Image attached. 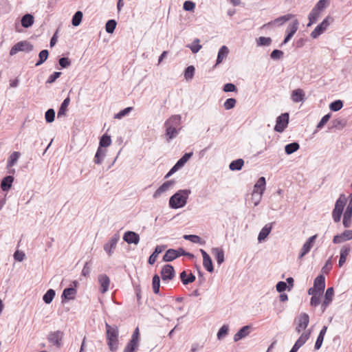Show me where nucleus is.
<instances>
[{"instance_id": "nucleus-1", "label": "nucleus", "mask_w": 352, "mask_h": 352, "mask_svg": "<svg viewBox=\"0 0 352 352\" xmlns=\"http://www.w3.org/2000/svg\"><path fill=\"white\" fill-rule=\"evenodd\" d=\"M181 120L182 117L180 115H173L164 122V127L166 129L165 135L168 142H170L178 135L181 129Z\"/></svg>"}, {"instance_id": "nucleus-2", "label": "nucleus", "mask_w": 352, "mask_h": 352, "mask_svg": "<svg viewBox=\"0 0 352 352\" xmlns=\"http://www.w3.org/2000/svg\"><path fill=\"white\" fill-rule=\"evenodd\" d=\"M190 193L191 190L190 189L178 190L170 197L169 207L172 209L183 208L186 206Z\"/></svg>"}, {"instance_id": "nucleus-3", "label": "nucleus", "mask_w": 352, "mask_h": 352, "mask_svg": "<svg viewBox=\"0 0 352 352\" xmlns=\"http://www.w3.org/2000/svg\"><path fill=\"white\" fill-rule=\"evenodd\" d=\"M346 199L344 195H341L337 199L335 208L332 212V217L335 222H339L340 221L344 207L346 204Z\"/></svg>"}, {"instance_id": "nucleus-4", "label": "nucleus", "mask_w": 352, "mask_h": 352, "mask_svg": "<svg viewBox=\"0 0 352 352\" xmlns=\"http://www.w3.org/2000/svg\"><path fill=\"white\" fill-rule=\"evenodd\" d=\"M119 331H106L107 344L111 351L115 352L119 347Z\"/></svg>"}, {"instance_id": "nucleus-5", "label": "nucleus", "mask_w": 352, "mask_h": 352, "mask_svg": "<svg viewBox=\"0 0 352 352\" xmlns=\"http://www.w3.org/2000/svg\"><path fill=\"white\" fill-rule=\"evenodd\" d=\"M333 21V19L327 16L320 24H318L315 29L311 32V36L313 38H318L328 28L331 23Z\"/></svg>"}, {"instance_id": "nucleus-6", "label": "nucleus", "mask_w": 352, "mask_h": 352, "mask_svg": "<svg viewBox=\"0 0 352 352\" xmlns=\"http://www.w3.org/2000/svg\"><path fill=\"white\" fill-rule=\"evenodd\" d=\"M140 341V331H134L131 338L124 349L123 352H137Z\"/></svg>"}, {"instance_id": "nucleus-7", "label": "nucleus", "mask_w": 352, "mask_h": 352, "mask_svg": "<svg viewBox=\"0 0 352 352\" xmlns=\"http://www.w3.org/2000/svg\"><path fill=\"white\" fill-rule=\"evenodd\" d=\"M34 46L28 41H23L16 43L10 50V55H15L19 52H30L32 51Z\"/></svg>"}, {"instance_id": "nucleus-8", "label": "nucleus", "mask_w": 352, "mask_h": 352, "mask_svg": "<svg viewBox=\"0 0 352 352\" xmlns=\"http://www.w3.org/2000/svg\"><path fill=\"white\" fill-rule=\"evenodd\" d=\"M289 117L288 113H284L278 116L274 126V131L278 133L283 132L288 125Z\"/></svg>"}, {"instance_id": "nucleus-9", "label": "nucleus", "mask_w": 352, "mask_h": 352, "mask_svg": "<svg viewBox=\"0 0 352 352\" xmlns=\"http://www.w3.org/2000/svg\"><path fill=\"white\" fill-rule=\"evenodd\" d=\"M78 285V283L76 280H74L69 287L65 288L63 290L61 296L63 301L65 300H73L75 298L77 293L76 287Z\"/></svg>"}, {"instance_id": "nucleus-10", "label": "nucleus", "mask_w": 352, "mask_h": 352, "mask_svg": "<svg viewBox=\"0 0 352 352\" xmlns=\"http://www.w3.org/2000/svg\"><path fill=\"white\" fill-rule=\"evenodd\" d=\"M299 22L297 19H295L292 24H289L286 30L287 35L285 37L283 41L280 44V47L287 43L289 40L292 38V36L297 32L298 28Z\"/></svg>"}, {"instance_id": "nucleus-11", "label": "nucleus", "mask_w": 352, "mask_h": 352, "mask_svg": "<svg viewBox=\"0 0 352 352\" xmlns=\"http://www.w3.org/2000/svg\"><path fill=\"white\" fill-rule=\"evenodd\" d=\"M174 267L169 264L165 265L161 270V276L163 281L172 280L175 276Z\"/></svg>"}, {"instance_id": "nucleus-12", "label": "nucleus", "mask_w": 352, "mask_h": 352, "mask_svg": "<svg viewBox=\"0 0 352 352\" xmlns=\"http://www.w3.org/2000/svg\"><path fill=\"white\" fill-rule=\"evenodd\" d=\"M309 317L308 314L302 313L295 319L296 324V330L305 329L309 324Z\"/></svg>"}, {"instance_id": "nucleus-13", "label": "nucleus", "mask_w": 352, "mask_h": 352, "mask_svg": "<svg viewBox=\"0 0 352 352\" xmlns=\"http://www.w3.org/2000/svg\"><path fill=\"white\" fill-rule=\"evenodd\" d=\"M119 239L120 235L118 234H115L110 240L104 245V250L109 256L112 254L113 250L116 248V245Z\"/></svg>"}, {"instance_id": "nucleus-14", "label": "nucleus", "mask_w": 352, "mask_h": 352, "mask_svg": "<svg viewBox=\"0 0 352 352\" xmlns=\"http://www.w3.org/2000/svg\"><path fill=\"white\" fill-rule=\"evenodd\" d=\"M317 236V234L313 235L306 241V242L303 244L301 248L300 253L298 256V258H302L305 254H307L311 250Z\"/></svg>"}, {"instance_id": "nucleus-15", "label": "nucleus", "mask_w": 352, "mask_h": 352, "mask_svg": "<svg viewBox=\"0 0 352 352\" xmlns=\"http://www.w3.org/2000/svg\"><path fill=\"white\" fill-rule=\"evenodd\" d=\"M266 180L264 177H261L257 180L254 186V190L252 196L254 197L256 194L262 196L265 190Z\"/></svg>"}, {"instance_id": "nucleus-16", "label": "nucleus", "mask_w": 352, "mask_h": 352, "mask_svg": "<svg viewBox=\"0 0 352 352\" xmlns=\"http://www.w3.org/2000/svg\"><path fill=\"white\" fill-rule=\"evenodd\" d=\"M140 239L139 234L133 231H126L123 235V240L128 244L138 245Z\"/></svg>"}, {"instance_id": "nucleus-17", "label": "nucleus", "mask_w": 352, "mask_h": 352, "mask_svg": "<svg viewBox=\"0 0 352 352\" xmlns=\"http://www.w3.org/2000/svg\"><path fill=\"white\" fill-rule=\"evenodd\" d=\"M62 338L63 331H53L47 336L49 342L58 347H60L62 344Z\"/></svg>"}, {"instance_id": "nucleus-18", "label": "nucleus", "mask_w": 352, "mask_h": 352, "mask_svg": "<svg viewBox=\"0 0 352 352\" xmlns=\"http://www.w3.org/2000/svg\"><path fill=\"white\" fill-rule=\"evenodd\" d=\"M200 252L201 253V255L203 256V265L204 268L208 272H213L214 271V267L212 264V261L209 256V254L204 250L201 249Z\"/></svg>"}, {"instance_id": "nucleus-19", "label": "nucleus", "mask_w": 352, "mask_h": 352, "mask_svg": "<svg viewBox=\"0 0 352 352\" xmlns=\"http://www.w3.org/2000/svg\"><path fill=\"white\" fill-rule=\"evenodd\" d=\"M98 280L100 284V292L104 294L109 289L110 279L107 275L102 274L98 276Z\"/></svg>"}, {"instance_id": "nucleus-20", "label": "nucleus", "mask_w": 352, "mask_h": 352, "mask_svg": "<svg viewBox=\"0 0 352 352\" xmlns=\"http://www.w3.org/2000/svg\"><path fill=\"white\" fill-rule=\"evenodd\" d=\"M175 183L174 180H168L162 184L154 192V199L159 197L162 193L166 192Z\"/></svg>"}, {"instance_id": "nucleus-21", "label": "nucleus", "mask_w": 352, "mask_h": 352, "mask_svg": "<svg viewBox=\"0 0 352 352\" xmlns=\"http://www.w3.org/2000/svg\"><path fill=\"white\" fill-rule=\"evenodd\" d=\"M314 287L318 290L319 295L323 293L325 288V278L324 275L320 274L315 278Z\"/></svg>"}, {"instance_id": "nucleus-22", "label": "nucleus", "mask_w": 352, "mask_h": 352, "mask_svg": "<svg viewBox=\"0 0 352 352\" xmlns=\"http://www.w3.org/2000/svg\"><path fill=\"white\" fill-rule=\"evenodd\" d=\"M212 254L214 256L215 260L218 265H221L225 261L224 251L221 248H213L212 249Z\"/></svg>"}, {"instance_id": "nucleus-23", "label": "nucleus", "mask_w": 352, "mask_h": 352, "mask_svg": "<svg viewBox=\"0 0 352 352\" xmlns=\"http://www.w3.org/2000/svg\"><path fill=\"white\" fill-rule=\"evenodd\" d=\"M292 17H293V15L291 14H286V15H284V16H281L280 17L276 18L274 21H272L267 23V24H265L263 25V28L266 27V26L271 25H282L284 23H285L287 21H289V19H291Z\"/></svg>"}, {"instance_id": "nucleus-24", "label": "nucleus", "mask_w": 352, "mask_h": 352, "mask_svg": "<svg viewBox=\"0 0 352 352\" xmlns=\"http://www.w3.org/2000/svg\"><path fill=\"white\" fill-rule=\"evenodd\" d=\"M165 247V245H157L155 247L154 252L151 254L148 260V263L150 265H153L155 263L158 255L164 251Z\"/></svg>"}, {"instance_id": "nucleus-25", "label": "nucleus", "mask_w": 352, "mask_h": 352, "mask_svg": "<svg viewBox=\"0 0 352 352\" xmlns=\"http://www.w3.org/2000/svg\"><path fill=\"white\" fill-rule=\"evenodd\" d=\"M179 277L181 281L185 285L193 283L196 279L195 276L192 273L190 272L189 275H187V273L185 270L180 273Z\"/></svg>"}, {"instance_id": "nucleus-26", "label": "nucleus", "mask_w": 352, "mask_h": 352, "mask_svg": "<svg viewBox=\"0 0 352 352\" xmlns=\"http://www.w3.org/2000/svg\"><path fill=\"white\" fill-rule=\"evenodd\" d=\"M14 177L11 175H8L3 178L1 183V188L3 191H8L12 186Z\"/></svg>"}, {"instance_id": "nucleus-27", "label": "nucleus", "mask_w": 352, "mask_h": 352, "mask_svg": "<svg viewBox=\"0 0 352 352\" xmlns=\"http://www.w3.org/2000/svg\"><path fill=\"white\" fill-rule=\"evenodd\" d=\"M352 208L351 206H347L343 217V226L345 228H349L351 225Z\"/></svg>"}, {"instance_id": "nucleus-28", "label": "nucleus", "mask_w": 352, "mask_h": 352, "mask_svg": "<svg viewBox=\"0 0 352 352\" xmlns=\"http://www.w3.org/2000/svg\"><path fill=\"white\" fill-rule=\"evenodd\" d=\"M272 228V224H266L260 231L258 236V241L261 242L262 241L265 240L270 233Z\"/></svg>"}, {"instance_id": "nucleus-29", "label": "nucleus", "mask_w": 352, "mask_h": 352, "mask_svg": "<svg viewBox=\"0 0 352 352\" xmlns=\"http://www.w3.org/2000/svg\"><path fill=\"white\" fill-rule=\"evenodd\" d=\"M229 52L228 48L226 45H223L219 50L215 66L221 63L223 59L228 56Z\"/></svg>"}, {"instance_id": "nucleus-30", "label": "nucleus", "mask_w": 352, "mask_h": 352, "mask_svg": "<svg viewBox=\"0 0 352 352\" xmlns=\"http://www.w3.org/2000/svg\"><path fill=\"white\" fill-rule=\"evenodd\" d=\"M21 22L23 28H28L34 23V16L31 14H25L22 16Z\"/></svg>"}, {"instance_id": "nucleus-31", "label": "nucleus", "mask_w": 352, "mask_h": 352, "mask_svg": "<svg viewBox=\"0 0 352 352\" xmlns=\"http://www.w3.org/2000/svg\"><path fill=\"white\" fill-rule=\"evenodd\" d=\"M320 12L321 11L317 10L315 7L311 10V11L310 12L309 16H308V19H309V23L307 24L308 27L311 26L312 24L315 23L317 21V20L320 14Z\"/></svg>"}, {"instance_id": "nucleus-32", "label": "nucleus", "mask_w": 352, "mask_h": 352, "mask_svg": "<svg viewBox=\"0 0 352 352\" xmlns=\"http://www.w3.org/2000/svg\"><path fill=\"white\" fill-rule=\"evenodd\" d=\"M334 294V291L333 287H329L325 292L324 294V300L322 302V306L324 309L329 305V304L331 302L333 296Z\"/></svg>"}, {"instance_id": "nucleus-33", "label": "nucleus", "mask_w": 352, "mask_h": 352, "mask_svg": "<svg viewBox=\"0 0 352 352\" xmlns=\"http://www.w3.org/2000/svg\"><path fill=\"white\" fill-rule=\"evenodd\" d=\"M350 252L349 246H343L340 250V255L339 259V267H342L343 264L346 262V257Z\"/></svg>"}, {"instance_id": "nucleus-34", "label": "nucleus", "mask_w": 352, "mask_h": 352, "mask_svg": "<svg viewBox=\"0 0 352 352\" xmlns=\"http://www.w3.org/2000/svg\"><path fill=\"white\" fill-rule=\"evenodd\" d=\"M69 102H70V98L69 97H67L63 101V102L61 103L60 107L58 109V114H57L58 118L65 116L67 110V107L69 104Z\"/></svg>"}, {"instance_id": "nucleus-35", "label": "nucleus", "mask_w": 352, "mask_h": 352, "mask_svg": "<svg viewBox=\"0 0 352 352\" xmlns=\"http://www.w3.org/2000/svg\"><path fill=\"white\" fill-rule=\"evenodd\" d=\"M305 93L302 89H297L292 91V99L295 102H299L304 100Z\"/></svg>"}, {"instance_id": "nucleus-36", "label": "nucleus", "mask_w": 352, "mask_h": 352, "mask_svg": "<svg viewBox=\"0 0 352 352\" xmlns=\"http://www.w3.org/2000/svg\"><path fill=\"white\" fill-rule=\"evenodd\" d=\"M176 252V250L175 249H168L166 250L162 258L163 261L170 262L176 259L177 258V254Z\"/></svg>"}, {"instance_id": "nucleus-37", "label": "nucleus", "mask_w": 352, "mask_h": 352, "mask_svg": "<svg viewBox=\"0 0 352 352\" xmlns=\"http://www.w3.org/2000/svg\"><path fill=\"white\" fill-rule=\"evenodd\" d=\"M244 165V160L243 159H237L233 160L229 164V168L232 170H240Z\"/></svg>"}, {"instance_id": "nucleus-38", "label": "nucleus", "mask_w": 352, "mask_h": 352, "mask_svg": "<svg viewBox=\"0 0 352 352\" xmlns=\"http://www.w3.org/2000/svg\"><path fill=\"white\" fill-rule=\"evenodd\" d=\"M105 155L106 150L100 147H98L94 157V163L96 164H100Z\"/></svg>"}, {"instance_id": "nucleus-39", "label": "nucleus", "mask_w": 352, "mask_h": 352, "mask_svg": "<svg viewBox=\"0 0 352 352\" xmlns=\"http://www.w3.org/2000/svg\"><path fill=\"white\" fill-rule=\"evenodd\" d=\"M272 40L270 37L260 36L256 39V45L258 47L270 46Z\"/></svg>"}, {"instance_id": "nucleus-40", "label": "nucleus", "mask_w": 352, "mask_h": 352, "mask_svg": "<svg viewBox=\"0 0 352 352\" xmlns=\"http://www.w3.org/2000/svg\"><path fill=\"white\" fill-rule=\"evenodd\" d=\"M309 336L310 331L304 332L303 333H302V335L298 339V340L296 342L294 346L299 349L305 343V342L309 338Z\"/></svg>"}, {"instance_id": "nucleus-41", "label": "nucleus", "mask_w": 352, "mask_h": 352, "mask_svg": "<svg viewBox=\"0 0 352 352\" xmlns=\"http://www.w3.org/2000/svg\"><path fill=\"white\" fill-rule=\"evenodd\" d=\"M49 56V52L47 50H43L38 54V60L36 63L35 66L38 67L44 63Z\"/></svg>"}, {"instance_id": "nucleus-42", "label": "nucleus", "mask_w": 352, "mask_h": 352, "mask_svg": "<svg viewBox=\"0 0 352 352\" xmlns=\"http://www.w3.org/2000/svg\"><path fill=\"white\" fill-rule=\"evenodd\" d=\"M300 148V145L298 142H292L287 144L285 146V151L287 155H291L298 151Z\"/></svg>"}, {"instance_id": "nucleus-43", "label": "nucleus", "mask_w": 352, "mask_h": 352, "mask_svg": "<svg viewBox=\"0 0 352 352\" xmlns=\"http://www.w3.org/2000/svg\"><path fill=\"white\" fill-rule=\"evenodd\" d=\"M21 155V153L18 151H14L9 157L8 163H7V167L10 168L13 166L16 162L18 161L19 157Z\"/></svg>"}, {"instance_id": "nucleus-44", "label": "nucleus", "mask_w": 352, "mask_h": 352, "mask_svg": "<svg viewBox=\"0 0 352 352\" xmlns=\"http://www.w3.org/2000/svg\"><path fill=\"white\" fill-rule=\"evenodd\" d=\"M152 287L153 292L155 294H159L160 287V278L157 274H155L153 276Z\"/></svg>"}, {"instance_id": "nucleus-45", "label": "nucleus", "mask_w": 352, "mask_h": 352, "mask_svg": "<svg viewBox=\"0 0 352 352\" xmlns=\"http://www.w3.org/2000/svg\"><path fill=\"white\" fill-rule=\"evenodd\" d=\"M55 291L52 289H48L43 296V300L46 304H50L55 296Z\"/></svg>"}, {"instance_id": "nucleus-46", "label": "nucleus", "mask_w": 352, "mask_h": 352, "mask_svg": "<svg viewBox=\"0 0 352 352\" xmlns=\"http://www.w3.org/2000/svg\"><path fill=\"white\" fill-rule=\"evenodd\" d=\"M83 14L81 11H77L72 16V23L74 26H78L82 19Z\"/></svg>"}, {"instance_id": "nucleus-47", "label": "nucleus", "mask_w": 352, "mask_h": 352, "mask_svg": "<svg viewBox=\"0 0 352 352\" xmlns=\"http://www.w3.org/2000/svg\"><path fill=\"white\" fill-rule=\"evenodd\" d=\"M183 238L194 243H199L201 245L204 243V241H203L199 236L195 234H185Z\"/></svg>"}, {"instance_id": "nucleus-48", "label": "nucleus", "mask_w": 352, "mask_h": 352, "mask_svg": "<svg viewBox=\"0 0 352 352\" xmlns=\"http://www.w3.org/2000/svg\"><path fill=\"white\" fill-rule=\"evenodd\" d=\"M111 143V137L107 134H104L100 140L99 147H107L109 146Z\"/></svg>"}, {"instance_id": "nucleus-49", "label": "nucleus", "mask_w": 352, "mask_h": 352, "mask_svg": "<svg viewBox=\"0 0 352 352\" xmlns=\"http://www.w3.org/2000/svg\"><path fill=\"white\" fill-rule=\"evenodd\" d=\"M117 23L114 19H110L107 21L105 25V30L109 34H112L116 27Z\"/></svg>"}, {"instance_id": "nucleus-50", "label": "nucleus", "mask_w": 352, "mask_h": 352, "mask_svg": "<svg viewBox=\"0 0 352 352\" xmlns=\"http://www.w3.org/2000/svg\"><path fill=\"white\" fill-rule=\"evenodd\" d=\"M195 67L192 65L187 67L184 70V78L186 80H191L195 74Z\"/></svg>"}, {"instance_id": "nucleus-51", "label": "nucleus", "mask_w": 352, "mask_h": 352, "mask_svg": "<svg viewBox=\"0 0 352 352\" xmlns=\"http://www.w3.org/2000/svg\"><path fill=\"white\" fill-rule=\"evenodd\" d=\"M192 152L186 153L177 162L176 164L179 167L182 168L187 162V161L192 157Z\"/></svg>"}, {"instance_id": "nucleus-52", "label": "nucleus", "mask_w": 352, "mask_h": 352, "mask_svg": "<svg viewBox=\"0 0 352 352\" xmlns=\"http://www.w3.org/2000/svg\"><path fill=\"white\" fill-rule=\"evenodd\" d=\"M190 49L193 54L197 53L201 48V45H199V39L195 38L191 45L187 46Z\"/></svg>"}, {"instance_id": "nucleus-53", "label": "nucleus", "mask_w": 352, "mask_h": 352, "mask_svg": "<svg viewBox=\"0 0 352 352\" xmlns=\"http://www.w3.org/2000/svg\"><path fill=\"white\" fill-rule=\"evenodd\" d=\"M343 107V102L340 100H337L332 102L329 105V109L332 111H338L341 109Z\"/></svg>"}, {"instance_id": "nucleus-54", "label": "nucleus", "mask_w": 352, "mask_h": 352, "mask_svg": "<svg viewBox=\"0 0 352 352\" xmlns=\"http://www.w3.org/2000/svg\"><path fill=\"white\" fill-rule=\"evenodd\" d=\"M45 118L47 123H51L55 118V111L53 109H49L45 113Z\"/></svg>"}, {"instance_id": "nucleus-55", "label": "nucleus", "mask_w": 352, "mask_h": 352, "mask_svg": "<svg viewBox=\"0 0 352 352\" xmlns=\"http://www.w3.org/2000/svg\"><path fill=\"white\" fill-rule=\"evenodd\" d=\"M133 109V108L132 107H126V108L121 110L120 111H119L118 113H116L114 116V118L121 119L123 117H124L125 116L128 115Z\"/></svg>"}, {"instance_id": "nucleus-56", "label": "nucleus", "mask_w": 352, "mask_h": 352, "mask_svg": "<svg viewBox=\"0 0 352 352\" xmlns=\"http://www.w3.org/2000/svg\"><path fill=\"white\" fill-rule=\"evenodd\" d=\"M236 103V100L234 98H228L225 101V102L223 104V107L226 110H230L231 109H233L235 107Z\"/></svg>"}, {"instance_id": "nucleus-57", "label": "nucleus", "mask_w": 352, "mask_h": 352, "mask_svg": "<svg viewBox=\"0 0 352 352\" xmlns=\"http://www.w3.org/2000/svg\"><path fill=\"white\" fill-rule=\"evenodd\" d=\"M283 52L280 50H274L270 54V58L276 60L280 59L283 56Z\"/></svg>"}, {"instance_id": "nucleus-58", "label": "nucleus", "mask_w": 352, "mask_h": 352, "mask_svg": "<svg viewBox=\"0 0 352 352\" xmlns=\"http://www.w3.org/2000/svg\"><path fill=\"white\" fill-rule=\"evenodd\" d=\"M71 60L67 57H62L58 60V64L61 68H67L71 65Z\"/></svg>"}, {"instance_id": "nucleus-59", "label": "nucleus", "mask_w": 352, "mask_h": 352, "mask_svg": "<svg viewBox=\"0 0 352 352\" xmlns=\"http://www.w3.org/2000/svg\"><path fill=\"white\" fill-rule=\"evenodd\" d=\"M325 333L326 331H320V334L315 344V349L318 350L321 347Z\"/></svg>"}, {"instance_id": "nucleus-60", "label": "nucleus", "mask_w": 352, "mask_h": 352, "mask_svg": "<svg viewBox=\"0 0 352 352\" xmlns=\"http://www.w3.org/2000/svg\"><path fill=\"white\" fill-rule=\"evenodd\" d=\"M61 74L62 73L60 72H54L52 74H51L48 77V78L46 81V83L52 84V83L56 81V80L60 76Z\"/></svg>"}, {"instance_id": "nucleus-61", "label": "nucleus", "mask_w": 352, "mask_h": 352, "mask_svg": "<svg viewBox=\"0 0 352 352\" xmlns=\"http://www.w3.org/2000/svg\"><path fill=\"white\" fill-rule=\"evenodd\" d=\"M195 8V3L191 1H186L184 3L183 8L186 11H192Z\"/></svg>"}, {"instance_id": "nucleus-62", "label": "nucleus", "mask_w": 352, "mask_h": 352, "mask_svg": "<svg viewBox=\"0 0 352 352\" xmlns=\"http://www.w3.org/2000/svg\"><path fill=\"white\" fill-rule=\"evenodd\" d=\"M90 272H91V263L90 262H86L83 268H82V272H81V274L83 276H88L90 274Z\"/></svg>"}, {"instance_id": "nucleus-63", "label": "nucleus", "mask_w": 352, "mask_h": 352, "mask_svg": "<svg viewBox=\"0 0 352 352\" xmlns=\"http://www.w3.org/2000/svg\"><path fill=\"white\" fill-rule=\"evenodd\" d=\"M331 117L330 113H328L327 115H324L320 120V121L317 124L318 129H321L324 126V125L328 122Z\"/></svg>"}, {"instance_id": "nucleus-64", "label": "nucleus", "mask_w": 352, "mask_h": 352, "mask_svg": "<svg viewBox=\"0 0 352 352\" xmlns=\"http://www.w3.org/2000/svg\"><path fill=\"white\" fill-rule=\"evenodd\" d=\"M287 288V285L284 281H279L276 285V289L278 292H283Z\"/></svg>"}]
</instances>
